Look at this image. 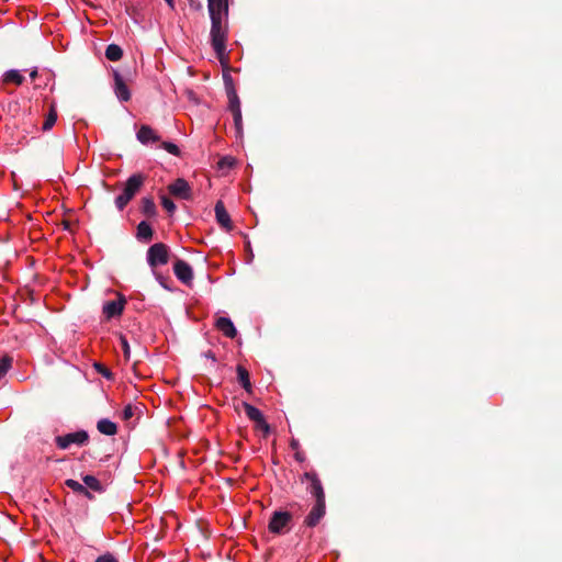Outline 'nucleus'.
Here are the masks:
<instances>
[{
	"instance_id": "nucleus-1",
	"label": "nucleus",
	"mask_w": 562,
	"mask_h": 562,
	"mask_svg": "<svg viewBox=\"0 0 562 562\" xmlns=\"http://www.w3.org/2000/svg\"><path fill=\"white\" fill-rule=\"evenodd\" d=\"M207 10L211 19V46L223 61L227 57L228 0H207Z\"/></svg>"
},
{
	"instance_id": "nucleus-2",
	"label": "nucleus",
	"mask_w": 562,
	"mask_h": 562,
	"mask_svg": "<svg viewBox=\"0 0 562 562\" xmlns=\"http://www.w3.org/2000/svg\"><path fill=\"white\" fill-rule=\"evenodd\" d=\"M145 177L142 173L132 175L125 182L123 192L115 198V206L123 211L144 184Z\"/></svg>"
},
{
	"instance_id": "nucleus-3",
	"label": "nucleus",
	"mask_w": 562,
	"mask_h": 562,
	"mask_svg": "<svg viewBox=\"0 0 562 562\" xmlns=\"http://www.w3.org/2000/svg\"><path fill=\"white\" fill-rule=\"evenodd\" d=\"M292 515L289 512L276 510L269 521L268 529L271 533L283 535L290 530Z\"/></svg>"
},
{
	"instance_id": "nucleus-4",
	"label": "nucleus",
	"mask_w": 562,
	"mask_h": 562,
	"mask_svg": "<svg viewBox=\"0 0 562 562\" xmlns=\"http://www.w3.org/2000/svg\"><path fill=\"white\" fill-rule=\"evenodd\" d=\"M169 261V249L162 243L151 245L147 250V262L150 268L155 269L158 266H164Z\"/></svg>"
},
{
	"instance_id": "nucleus-5",
	"label": "nucleus",
	"mask_w": 562,
	"mask_h": 562,
	"mask_svg": "<svg viewBox=\"0 0 562 562\" xmlns=\"http://www.w3.org/2000/svg\"><path fill=\"white\" fill-rule=\"evenodd\" d=\"M89 440V435L86 430H78L63 436H57L55 439L56 446L59 449H68L72 445L85 446Z\"/></svg>"
},
{
	"instance_id": "nucleus-6",
	"label": "nucleus",
	"mask_w": 562,
	"mask_h": 562,
	"mask_svg": "<svg viewBox=\"0 0 562 562\" xmlns=\"http://www.w3.org/2000/svg\"><path fill=\"white\" fill-rule=\"evenodd\" d=\"M125 304H126L125 297L122 295H119L117 299L112 300V301H106L103 304L102 313L106 319L119 317L122 315Z\"/></svg>"
},
{
	"instance_id": "nucleus-7",
	"label": "nucleus",
	"mask_w": 562,
	"mask_h": 562,
	"mask_svg": "<svg viewBox=\"0 0 562 562\" xmlns=\"http://www.w3.org/2000/svg\"><path fill=\"white\" fill-rule=\"evenodd\" d=\"M168 191L176 198L182 200H191L192 199V190L189 186L188 181L182 178H178L172 183L168 186Z\"/></svg>"
},
{
	"instance_id": "nucleus-8",
	"label": "nucleus",
	"mask_w": 562,
	"mask_h": 562,
	"mask_svg": "<svg viewBox=\"0 0 562 562\" xmlns=\"http://www.w3.org/2000/svg\"><path fill=\"white\" fill-rule=\"evenodd\" d=\"M306 481H308L307 490L316 498V502L325 501V494L323 485L315 472H306L304 474Z\"/></svg>"
},
{
	"instance_id": "nucleus-9",
	"label": "nucleus",
	"mask_w": 562,
	"mask_h": 562,
	"mask_svg": "<svg viewBox=\"0 0 562 562\" xmlns=\"http://www.w3.org/2000/svg\"><path fill=\"white\" fill-rule=\"evenodd\" d=\"M326 507L325 501L315 502L308 515L305 517L304 524L307 527H315L319 524L321 519L325 516Z\"/></svg>"
},
{
	"instance_id": "nucleus-10",
	"label": "nucleus",
	"mask_w": 562,
	"mask_h": 562,
	"mask_svg": "<svg viewBox=\"0 0 562 562\" xmlns=\"http://www.w3.org/2000/svg\"><path fill=\"white\" fill-rule=\"evenodd\" d=\"M176 277L183 283L188 284L193 279V271L190 265L183 260H177L173 265Z\"/></svg>"
},
{
	"instance_id": "nucleus-11",
	"label": "nucleus",
	"mask_w": 562,
	"mask_h": 562,
	"mask_svg": "<svg viewBox=\"0 0 562 562\" xmlns=\"http://www.w3.org/2000/svg\"><path fill=\"white\" fill-rule=\"evenodd\" d=\"M114 92L117 99L122 102H127L131 99V91L124 82L122 76L114 71Z\"/></svg>"
},
{
	"instance_id": "nucleus-12",
	"label": "nucleus",
	"mask_w": 562,
	"mask_h": 562,
	"mask_svg": "<svg viewBox=\"0 0 562 562\" xmlns=\"http://www.w3.org/2000/svg\"><path fill=\"white\" fill-rule=\"evenodd\" d=\"M215 211V217L218 223V225L223 228H225L227 232L232 229V221L231 216L227 213L225 205L222 201H217L214 207Z\"/></svg>"
},
{
	"instance_id": "nucleus-13",
	"label": "nucleus",
	"mask_w": 562,
	"mask_h": 562,
	"mask_svg": "<svg viewBox=\"0 0 562 562\" xmlns=\"http://www.w3.org/2000/svg\"><path fill=\"white\" fill-rule=\"evenodd\" d=\"M224 80H225V88H226V93H227V98H228V102H229L228 109L231 112H234V111H236V109H240L239 98L234 88L232 78L229 76H225Z\"/></svg>"
},
{
	"instance_id": "nucleus-14",
	"label": "nucleus",
	"mask_w": 562,
	"mask_h": 562,
	"mask_svg": "<svg viewBox=\"0 0 562 562\" xmlns=\"http://www.w3.org/2000/svg\"><path fill=\"white\" fill-rule=\"evenodd\" d=\"M215 327L227 338H235L237 335V330L228 317L221 316L215 322Z\"/></svg>"
},
{
	"instance_id": "nucleus-15",
	"label": "nucleus",
	"mask_w": 562,
	"mask_h": 562,
	"mask_svg": "<svg viewBox=\"0 0 562 562\" xmlns=\"http://www.w3.org/2000/svg\"><path fill=\"white\" fill-rule=\"evenodd\" d=\"M137 139L143 144H149L159 140V136L150 126L143 125L137 132Z\"/></svg>"
},
{
	"instance_id": "nucleus-16",
	"label": "nucleus",
	"mask_w": 562,
	"mask_h": 562,
	"mask_svg": "<svg viewBox=\"0 0 562 562\" xmlns=\"http://www.w3.org/2000/svg\"><path fill=\"white\" fill-rule=\"evenodd\" d=\"M97 429L102 435L114 436L117 432V426L115 423L108 418H102L97 423Z\"/></svg>"
},
{
	"instance_id": "nucleus-17",
	"label": "nucleus",
	"mask_w": 562,
	"mask_h": 562,
	"mask_svg": "<svg viewBox=\"0 0 562 562\" xmlns=\"http://www.w3.org/2000/svg\"><path fill=\"white\" fill-rule=\"evenodd\" d=\"M2 82L21 86L24 82V76L16 69H10L3 74Z\"/></svg>"
},
{
	"instance_id": "nucleus-18",
	"label": "nucleus",
	"mask_w": 562,
	"mask_h": 562,
	"mask_svg": "<svg viewBox=\"0 0 562 562\" xmlns=\"http://www.w3.org/2000/svg\"><path fill=\"white\" fill-rule=\"evenodd\" d=\"M151 237H153L151 226L147 222L142 221L137 225V238L139 240L149 241L151 239Z\"/></svg>"
},
{
	"instance_id": "nucleus-19",
	"label": "nucleus",
	"mask_w": 562,
	"mask_h": 562,
	"mask_svg": "<svg viewBox=\"0 0 562 562\" xmlns=\"http://www.w3.org/2000/svg\"><path fill=\"white\" fill-rule=\"evenodd\" d=\"M57 121V111L54 104H50L48 113L45 116L42 130L48 132L53 128Z\"/></svg>"
},
{
	"instance_id": "nucleus-20",
	"label": "nucleus",
	"mask_w": 562,
	"mask_h": 562,
	"mask_svg": "<svg viewBox=\"0 0 562 562\" xmlns=\"http://www.w3.org/2000/svg\"><path fill=\"white\" fill-rule=\"evenodd\" d=\"M237 378H238V382L241 384V386L247 392H250L251 383H250L249 373H248L247 369L244 368L243 366H237Z\"/></svg>"
},
{
	"instance_id": "nucleus-21",
	"label": "nucleus",
	"mask_w": 562,
	"mask_h": 562,
	"mask_svg": "<svg viewBox=\"0 0 562 562\" xmlns=\"http://www.w3.org/2000/svg\"><path fill=\"white\" fill-rule=\"evenodd\" d=\"M140 210L144 215L147 217H153L156 215V205L151 198H143L140 202Z\"/></svg>"
},
{
	"instance_id": "nucleus-22",
	"label": "nucleus",
	"mask_w": 562,
	"mask_h": 562,
	"mask_svg": "<svg viewBox=\"0 0 562 562\" xmlns=\"http://www.w3.org/2000/svg\"><path fill=\"white\" fill-rule=\"evenodd\" d=\"M244 411L246 416L254 423L258 422L261 417H263V414L261 411H259L257 407L252 406L251 404L244 402L243 403Z\"/></svg>"
},
{
	"instance_id": "nucleus-23",
	"label": "nucleus",
	"mask_w": 562,
	"mask_h": 562,
	"mask_svg": "<svg viewBox=\"0 0 562 562\" xmlns=\"http://www.w3.org/2000/svg\"><path fill=\"white\" fill-rule=\"evenodd\" d=\"M122 56L123 50L119 45L110 44L105 49V57L111 61H117Z\"/></svg>"
},
{
	"instance_id": "nucleus-24",
	"label": "nucleus",
	"mask_w": 562,
	"mask_h": 562,
	"mask_svg": "<svg viewBox=\"0 0 562 562\" xmlns=\"http://www.w3.org/2000/svg\"><path fill=\"white\" fill-rule=\"evenodd\" d=\"M13 359L10 356L0 358V379L3 378L12 367Z\"/></svg>"
},
{
	"instance_id": "nucleus-25",
	"label": "nucleus",
	"mask_w": 562,
	"mask_h": 562,
	"mask_svg": "<svg viewBox=\"0 0 562 562\" xmlns=\"http://www.w3.org/2000/svg\"><path fill=\"white\" fill-rule=\"evenodd\" d=\"M65 484L71 488L74 492H77V493H81V494H86L88 495V491H87V487L83 486L81 483H79L78 481L76 480H72V479H68L66 480Z\"/></svg>"
},
{
	"instance_id": "nucleus-26",
	"label": "nucleus",
	"mask_w": 562,
	"mask_h": 562,
	"mask_svg": "<svg viewBox=\"0 0 562 562\" xmlns=\"http://www.w3.org/2000/svg\"><path fill=\"white\" fill-rule=\"evenodd\" d=\"M83 483L87 487L93 490V491H100L101 490V484L99 482V480L93 476V475H85L83 476Z\"/></svg>"
},
{
	"instance_id": "nucleus-27",
	"label": "nucleus",
	"mask_w": 562,
	"mask_h": 562,
	"mask_svg": "<svg viewBox=\"0 0 562 562\" xmlns=\"http://www.w3.org/2000/svg\"><path fill=\"white\" fill-rule=\"evenodd\" d=\"M161 148H164L167 153L173 155V156H179L180 155V149L179 147L171 143V142H162L161 143Z\"/></svg>"
},
{
	"instance_id": "nucleus-28",
	"label": "nucleus",
	"mask_w": 562,
	"mask_h": 562,
	"mask_svg": "<svg viewBox=\"0 0 562 562\" xmlns=\"http://www.w3.org/2000/svg\"><path fill=\"white\" fill-rule=\"evenodd\" d=\"M232 114H233L236 131H237V133H240L241 127H243L241 109H236V111L232 112Z\"/></svg>"
},
{
	"instance_id": "nucleus-29",
	"label": "nucleus",
	"mask_w": 562,
	"mask_h": 562,
	"mask_svg": "<svg viewBox=\"0 0 562 562\" xmlns=\"http://www.w3.org/2000/svg\"><path fill=\"white\" fill-rule=\"evenodd\" d=\"M255 428L257 430L262 431L265 437L270 432V426L266 422L265 416L261 417L258 422L255 423Z\"/></svg>"
},
{
	"instance_id": "nucleus-30",
	"label": "nucleus",
	"mask_w": 562,
	"mask_h": 562,
	"mask_svg": "<svg viewBox=\"0 0 562 562\" xmlns=\"http://www.w3.org/2000/svg\"><path fill=\"white\" fill-rule=\"evenodd\" d=\"M161 205L169 214H172L176 211V204L167 196L161 198Z\"/></svg>"
},
{
	"instance_id": "nucleus-31",
	"label": "nucleus",
	"mask_w": 562,
	"mask_h": 562,
	"mask_svg": "<svg viewBox=\"0 0 562 562\" xmlns=\"http://www.w3.org/2000/svg\"><path fill=\"white\" fill-rule=\"evenodd\" d=\"M121 348L123 350L124 357L126 359H130L131 356V349L127 339L124 336L120 337Z\"/></svg>"
},
{
	"instance_id": "nucleus-32",
	"label": "nucleus",
	"mask_w": 562,
	"mask_h": 562,
	"mask_svg": "<svg viewBox=\"0 0 562 562\" xmlns=\"http://www.w3.org/2000/svg\"><path fill=\"white\" fill-rule=\"evenodd\" d=\"M133 416H134V408H133V406L131 404L125 405L123 411H122V418L124 420H128Z\"/></svg>"
},
{
	"instance_id": "nucleus-33",
	"label": "nucleus",
	"mask_w": 562,
	"mask_h": 562,
	"mask_svg": "<svg viewBox=\"0 0 562 562\" xmlns=\"http://www.w3.org/2000/svg\"><path fill=\"white\" fill-rule=\"evenodd\" d=\"M94 562H117V560L115 559V557L113 554L105 553V554L97 558V560Z\"/></svg>"
},
{
	"instance_id": "nucleus-34",
	"label": "nucleus",
	"mask_w": 562,
	"mask_h": 562,
	"mask_svg": "<svg viewBox=\"0 0 562 562\" xmlns=\"http://www.w3.org/2000/svg\"><path fill=\"white\" fill-rule=\"evenodd\" d=\"M203 357H205L206 359H211L213 363L216 362V358H215V355L213 351L211 350H207L203 353Z\"/></svg>"
},
{
	"instance_id": "nucleus-35",
	"label": "nucleus",
	"mask_w": 562,
	"mask_h": 562,
	"mask_svg": "<svg viewBox=\"0 0 562 562\" xmlns=\"http://www.w3.org/2000/svg\"><path fill=\"white\" fill-rule=\"evenodd\" d=\"M189 3H190V7H191V8H194V9H196V10L202 9V4H201V2H199V1H195V0H189Z\"/></svg>"
},
{
	"instance_id": "nucleus-36",
	"label": "nucleus",
	"mask_w": 562,
	"mask_h": 562,
	"mask_svg": "<svg viewBox=\"0 0 562 562\" xmlns=\"http://www.w3.org/2000/svg\"><path fill=\"white\" fill-rule=\"evenodd\" d=\"M156 278L158 280V282L165 288V289H168V285L166 284V279L160 276V274H156Z\"/></svg>"
},
{
	"instance_id": "nucleus-37",
	"label": "nucleus",
	"mask_w": 562,
	"mask_h": 562,
	"mask_svg": "<svg viewBox=\"0 0 562 562\" xmlns=\"http://www.w3.org/2000/svg\"><path fill=\"white\" fill-rule=\"evenodd\" d=\"M36 76H37V69H36V68H34V69H33V70H31V72H30V78H31L32 80H34V79L36 78Z\"/></svg>"
},
{
	"instance_id": "nucleus-38",
	"label": "nucleus",
	"mask_w": 562,
	"mask_h": 562,
	"mask_svg": "<svg viewBox=\"0 0 562 562\" xmlns=\"http://www.w3.org/2000/svg\"><path fill=\"white\" fill-rule=\"evenodd\" d=\"M225 165H231V161H228V158H223L221 161H220V166H224Z\"/></svg>"
},
{
	"instance_id": "nucleus-39",
	"label": "nucleus",
	"mask_w": 562,
	"mask_h": 562,
	"mask_svg": "<svg viewBox=\"0 0 562 562\" xmlns=\"http://www.w3.org/2000/svg\"><path fill=\"white\" fill-rule=\"evenodd\" d=\"M225 165H231V161H228V158H223L221 161H220V166H224Z\"/></svg>"
},
{
	"instance_id": "nucleus-40",
	"label": "nucleus",
	"mask_w": 562,
	"mask_h": 562,
	"mask_svg": "<svg viewBox=\"0 0 562 562\" xmlns=\"http://www.w3.org/2000/svg\"><path fill=\"white\" fill-rule=\"evenodd\" d=\"M291 446H292V448L294 449V448H296V447H297V442H296V441H292Z\"/></svg>"
},
{
	"instance_id": "nucleus-41",
	"label": "nucleus",
	"mask_w": 562,
	"mask_h": 562,
	"mask_svg": "<svg viewBox=\"0 0 562 562\" xmlns=\"http://www.w3.org/2000/svg\"><path fill=\"white\" fill-rule=\"evenodd\" d=\"M167 3L170 5V7H173V1L172 0H166Z\"/></svg>"
},
{
	"instance_id": "nucleus-42",
	"label": "nucleus",
	"mask_w": 562,
	"mask_h": 562,
	"mask_svg": "<svg viewBox=\"0 0 562 562\" xmlns=\"http://www.w3.org/2000/svg\"><path fill=\"white\" fill-rule=\"evenodd\" d=\"M296 459L300 460V461L302 460L301 456L299 453H296Z\"/></svg>"
}]
</instances>
